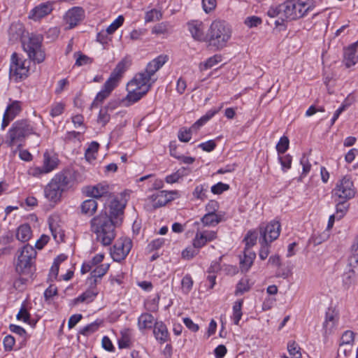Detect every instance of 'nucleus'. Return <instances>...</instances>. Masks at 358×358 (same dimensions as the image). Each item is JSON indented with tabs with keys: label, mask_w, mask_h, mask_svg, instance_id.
<instances>
[{
	"label": "nucleus",
	"mask_w": 358,
	"mask_h": 358,
	"mask_svg": "<svg viewBox=\"0 0 358 358\" xmlns=\"http://www.w3.org/2000/svg\"><path fill=\"white\" fill-rule=\"evenodd\" d=\"M189 31L192 36L196 41H204L206 36L203 31V24L199 21H193L188 23Z\"/></svg>",
	"instance_id": "nucleus-22"
},
{
	"label": "nucleus",
	"mask_w": 358,
	"mask_h": 358,
	"mask_svg": "<svg viewBox=\"0 0 358 358\" xmlns=\"http://www.w3.org/2000/svg\"><path fill=\"white\" fill-rule=\"evenodd\" d=\"M336 323V320L333 312H327L325 320L323 323V334L324 336L332 334Z\"/></svg>",
	"instance_id": "nucleus-26"
},
{
	"label": "nucleus",
	"mask_w": 358,
	"mask_h": 358,
	"mask_svg": "<svg viewBox=\"0 0 358 358\" xmlns=\"http://www.w3.org/2000/svg\"><path fill=\"white\" fill-rule=\"evenodd\" d=\"M64 110V104L62 103H55L52 105L50 110V115L52 117H57L62 114Z\"/></svg>",
	"instance_id": "nucleus-52"
},
{
	"label": "nucleus",
	"mask_w": 358,
	"mask_h": 358,
	"mask_svg": "<svg viewBox=\"0 0 358 358\" xmlns=\"http://www.w3.org/2000/svg\"><path fill=\"white\" fill-rule=\"evenodd\" d=\"M85 17V11L81 7H73L69 9L64 15V21L69 25L68 29L77 26Z\"/></svg>",
	"instance_id": "nucleus-15"
},
{
	"label": "nucleus",
	"mask_w": 358,
	"mask_h": 358,
	"mask_svg": "<svg viewBox=\"0 0 358 358\" xmlns=\"http://www.w3.org/2000/svg\"><path fill=\"white\" fill-rule=\"evenodd\" d=\"M243 303V300H238L234 303L233 306V320L236 325H238L243 315L241 310Z\"/></svg>",
	"instance_id": "nucleus-37"
},
{
	"label": "nucleus",
	"mask_w": 358,
	"mask_h": 358,
	"mask_svg": "<svg viewBox=\"0 0 358 358\" xmlns=\"http://www.w3.org/2000/svg\"><path fill=\"white\" fill-rule=\"evenodd\" d=\"M287 350L292 358L301 357L300 348H299L298 345L294 341H291L288 343Z\"/></svg>",
	"instance_id": "nucleus-43"
},
{
	"label": "nucleus",
	"mask_w": 358,
	"mask_h": 358,
	"mask_svg": "<svg viewBox=\"0 0 358 358\" xmlns=\"http://www.w3.org/2000/svg\"><path fill=\"white\" fill-rule=\"evenodd\" d=\"M310 6L300 0H287L279 5L285 18L294 20L303 17L309 10Z\"/></svg>",
	"instance_id": "nucleus-8"
},
{
	"label": "nucleus",
	"mask_w": 358,
	"mask_h": 358,
	"mask_svg": "<svg viewBox=\"0 0 358 358\" xmlns=\"http://www.w3.org/2000/svg\"><path fill=\"white\" fill-rule=\"evenodd\" d=\"M73 183V174L70 171H63L57 173L46 185L45 196L50 201H60L62 193L69 189Z\"/></svg>",
	"instance_id": "nucleus-3"
},
{
	"label": "nucleus",
	"mask_w": 358,
	"mask_h": 358,
	"mask_svg": "<svg viewBox=\"0 0 358 358\" xmlns=\"http://www.w3.org/2000/svg\"><path fill=\"white\" fill-rule=\"evenodd\" d=\"M192 131L191 129H189V128L187 129H180L179 132H178V138L180 141L182 142H188L189 141V140L191 139V134H192Z\"/></svg>",
	"instance_id": "nucleus-57"
},
{
	"label": "nucleus",
	"mask_w": 358,
	"mask_h": 358,
	"mask_svg": "<svg viewBox=\"0 0 358 358\" xmlns=\"http://www.w3.org/2000/svg\"><path fill=\"white\" fill-rule=\"evenodd\" d=\"M279 161L285 171L291 168L292 157L289 155L279 157Z\"/></svg>",
	"instance_id": "nucleus-60"
},
{
	"label": "nucleus",
	"mask_w": 358,
	"mask_h": 358,
	"mask_svg": "<svg viewBox=\"0 0 358 358\" xmlns=\"http://www.w3.org/2000/svg\"><path fill=\"white\" fill-rule=\"evenodd\" d=\"M182 289L186 294L189 293L193 285V280L190 275H185L182 280Z\"/></svg>",
	"instance_id": "nucleus-48"
},
{
	"label": "nucleus",
	"mask_w": 358,
	"mask_h": 358,
	"mask_svg": "<svg viewBox=\"0 0 358 358\" xmlns=\"http://www.w3.org/2000/svg\"><path fill=\"white\" fill-rule=\"evenodd\" d=\"M49 226L54 239L57 243L63 241L64 238V231L62 227L59 224L52 222H49Z\"/></svg>",
	"instance_id": "nucleus-33"
},
{
	"label": "nucleus",
	"mask_w": 358,
	"mask_h": 358,
	"mask_svg": "<svg viewBox=\"0 0 358 358\" xmlns=\"http://www.w3.org/2000/svg\"><path fill=\"white\" fill-rule=\"evenodd\" d=\"M32 134H37L33 124L28 120H20L15 122L8 131L6 136V144L17 150L24 145L26 138Z\"/></svg>",
	"instance_id": "nucleus-2"
},
{
	"label": "nucleus",
	"mask_w": 358,
	"mask_h": 358,
	"mask_svg": "<svg viewBox=\"0 0 358 358\" xmlns=\"http://www.w3.org/2000/svg\"><path fill=\"white\" fill-rule=\"evenodd\" d=\"M24 27L22 23L14 22L9 28L10 40L15 42L18 40H23Z\"/></svg>",
	"instance_id": "nucleus-25"
},
{
	"label": "nucleus",
	"mask_w": 358,
	"mask_h": 358,
	"mask_svg": "<svg viewBox=\"0 0 358 358\" xmlns=\"http://www.w3.org/2000/svg\"><path fill=\"white\" fill-rule=\"evenodd\" d=\"M42 41L41 36L33 34L28 36L27 40L22 41L23 49L29 59L38 64L42 63L45 59V54L42 50Z\"/></svg>",
	"instance_id": "nucleus-7"
},
{
	"label": "nucleus",
	"mask_w": 358,
	"mask_h": 358,
	"mask_svg": "<svg viewBox=\"0 0 358 358\" xmlns=\"http://www.w3.org/2000/svg\"><path fill=\"white\" fill-rule=\"evenodd\" d=\"M199 252V250L196 248H194V245L189 246L186 248L182 252V257L185 259H191L194 256H196Z\"/></svg>",
	"instance_id": "nucleus-46"
},
{
	"label": "nucleus",
	"mask_w": 358,
	"mask_h": 358,
	"mask_svg": "<svg viewBox=\"0 0 358 358\" xmlns=\"http://www.w3.org/2000/svg\"><path fill=\"white\" fill-rule=\"evenodd\" d=\"M124 18L122 15H119L107 28V32L113 34L124 22Z\"/></svg>",
	"instance_id": "nucleus-42"
},
{
	"label": "nucleus",
	"mask_w": 358,
	"mask_h": 358,
	"mask_svg": "<svg viewBox=\"0 0 358 358\" xmlns=\"http://www.w3.org/2000/svg\"><path fill=\"white\" fill-rule=\"evenodd\" d=\"M300 163L303 166L302 175L306 176L308 173H309L311 168V164L309 163L308 159L306 155H303L302 157L301 158Z\"/></svg>",
	"instance_id": "nucleus-62"
},
{
	"label": "nucleus",
	"mask_w": 358,
	"mask_h": 358,
	"mask_svg": "<svg viewBox=\"0 0 358 358\" xmlns=\"http://www.w3.org/2000/svg\"><path fill=\"white\" fill-rule=\"evenodd\" d=\"M206 192L207 188H205L204 185H200L195 187L193 195L196 199L204 200L207 198Z\"/></svg>",
	"instance_id": "nucleus-51"
},
{
	"label": "nucleus",
	"mask_w": 358,
	"mask_h": 358,
	"mask_svg": "<svg viewBox=\"0 0 358 358\" xmlns=\"http://www.w3.org/2000/svg\"><path fill=\"white\" fill-rule=\"evenodd\" d=\"M217 5V1L216 0H202V6L203 8V10L208 13L213 10H214Z\"/></svg>",
	"instance_id": "nucleus-59"
},
{
	"label": "nucleus",
	"mask_w": 358,
	"mask_h": 358,
	"mask_svg": "<svg viewBox=\"0 0 358 358\" xmlns=\"http://www.w3.org/2000/svg\"><path fill=\"white\" fill-rule=\"evenodd\" d=\"M117 226L119 224L113 222L106 212H101L90 220L91 231L95 234L96 240L104 246L110 245L115 239Z\"/></svg>",
	"instance_id": "nucleus-1"
},
{
	"label": "nucleus",
	"mask_w": 358,
	"mask_h": 358,
	"mask_svg": "<svg viewBox=\"0 0 358 358\" xmlns=\"http://www.w3.org/2000/svg\"><path fill=\"white\" fill-rule=\"evenodd\" d=\"M261 23L262 20L257 16L249 17L245 21V24L249 27H257Z\"/></svg>",
	"instance_id": "nucleus-64"
},
{
	"label": "nucleus",
	"mask_w": 358,
	"mask_h": 358,
	"mask_svg": "<svg viewBox=\"0 0 358 358\" xmlns=\"http://www.w3.org/2000/svg\"><path fill=\"white\" fill-rule=\"evenodd\" d=\"M27 63L30 62L22 59L16 52H14L11 56L10 76L15 78L16 80L27 78L29 72V66L26 65Z\"/></svg>",
	"instance_id": "nucleus-9"
},
{
	"label": "nucleus",
	"mask_w": 358,
	"mask_h": 358,
	"mask_svg": "<svg viewBox=\"0 0 358 358\" xmlns=\"http://www.w3.org/2000/svg\"><path fill=\"white\" fill-rule=\"evenodd\" d=\"M109 107L106 106L102 108L99 113L97 121L99 123L101 124L102 126H105L110 119V115L108 113Z\"/></svg>",
	"instance_id": "nucleus-38"
},
{
	"label": "nucleus",
	"mask_w": 358,
	"mask_h": 358,
	"mask_svg": "<svg viewBox=\"0 0 358 358\" xmlns=\"http://www.w3.org/2000/svg\"><path fill=\"white\" fill-rule=\"evenodd\" d=\"M334 195L345 200L350 199L355 196V189L351 179L345 176L334 189Z\"/></svg>",
	"instance_id": "nucleus-12"
},
{
	"label": "nucleus",
	"mask_w": 358,
	"mask_h": 358,
	"mask_svg": "<svg viewBox=\"0 0 358 358\" xmlns=\"http://www.w3.org/2000/svg\"><path fill=\"white\" fill-rule=\"evenodd\" d=\"M20 102L15 101L7 107L4 114H7L9 117L13 120L20 113Z\"/></svg>",
	"instance_id": "nucleus-35"
},
{
	"label": "nucleus",
	"mask_w": 358,
	"mask_h": 358,
	"mask_svg": "<svg viewBox=\"0 0 358 358\" xmlns=\"http://www.w3.org/2000/svg\"><path fill=\"white\" fill-rule=\"evenodd\" d=\"M97 206V202L94 199H87L81 204V212L85 215L91 216L96 211Z\"/></svg>",
	"instance_id": "nucleus-31"
},
{
	"label": "nucleus",
	"mask_w": 358,
	"mask_h": 358,
	"mask_svg": "<svg viewBox=\"0 0 358 358\" xmlns=\"http://www.w3.org/2000/svg\"><path fill=\"white\" fill-rule=\"evenodd\" d=\"M110 265L108 264H103L96 266L90 273V277L87 280V285H93L96 286L97 283L100 282L101 278L107 273Z\"/></svg>",
	"instance_id": "nucleus-20"
},
{
	"label": "nucleus",
	"mask_w": 358,
	"mask_h": 358,
	"mask_svg": "<svg viewBox=\"0 0 358 358\" xmlns=\"http://www.w3.org/2000/svg\"><path fill=\"white\" fill-rule=\"evenodd\" d=\"M102 322L103 321L101 320H96L94 322H92L91 324H89L80 329L79 334L85 336H88L94 332L96 331Z\"/></svg>",
	"instance_id": "nucleus-34"
},
{
	"label": "nucleus",
	"mask_w": 358,
	"mask_h": 358,
	"mask_svg": "<svg viewBox=\"0 0 358 358\" xmlns=\"http://www.w3.org/2000/svg\"><path fill=\"white\" fill-rule=\"evenodd\" d=\"M259 231L262 240L264 241V242L271 243L279 236L280 224L279 222L273 221L266 226H261Z\"/></svg>",
	"instance_id": "nucleus-13"
},
{
	"label": "nucleus",
	"mask_w": 358,
	"mask_h": 358,
	"mask_svg": "<svg viewBox=\"0 0 358 358\" xmlns=\"http://www.w3.org/2000/svg\"><path fill=\"white\" fill-rule=\"evenodd\" d=\"M261 243V249L259 250V257L261 259L264 260L267 258L269 254V242H264V241L260 240Z\"/></svg>",
	"instance_id": "nucleus-56"
},
{
	"label": "nucleus",
	"mask_w": 358,
	"mask_h": 358,
	"mask_svg": "<svg viewBox=\"0 0 358 358\" xmlns=\"http://www.w3.org/2000/svg\"><path fill=\"white\" fill-rule=\"evenodd\" d=\"M32 233L29 224H24L20 225L17 230L16 238L21 242H27L31 237Z\"/></svg>",
	"instance_id": "nucleus-30"
},
{
	"label": "nucleus",
	"mask_w": 358,
	"mask_h": 358,
	"mask_svg": "<svg viewBox=\"0 0 358 358\" xmlns=\"http://www.w3.org/2000/svg\"><path fill=\"white\" fill-rule=\"evenodd\" d=\"M355 339V334L352 331H345L341 338V342H340V347L344 345H352L353 344Z\"/></svg>",
	"instance_id": "nucleus-39"
},
{
	"label": "nucleus",
	"mask_w": 358,
	"mask_h": 358,
	"mask_svg": "<svg viewBox=\"0 0 358 358\" xmlns=\"http://www.w3.org/2000/svg\"><path fill=\"white\" fill-rule=\"evenodd\" d=\"M130 65L131 61L128 58L125 57L118 62L110 74L121 80L124 73L128 69Z\"/></svg>",
	"instance_id": "nucleus-28"
},
{
	"label": "nucleus",
	"mask_w": 358,
	"mask_h": 358,
	"mask_svg": "<svg viewBox=\"0 0 358 358\" xmlns=\"http://www.w3.org/2000/svg\"><path fill=\"white\" fill-rule=\"evenodd\" d=\"M124 207L125 204L120 202L116 199L112 200L109 205V215L108 216L111 217L112 221L116 224L120 225L122 222Z\"/></svg>",
	"instance_id": "nucleus-16"
},
{
	"label": "nucleus",
	"mask_w": 358,
	"mask_h": 358,
	"mask_svg": "<svg viewBox=\"0 0 358 358\" xmlns=\"http://www.w3.org/2000/svg\"><path fill=\"white\" fill-rule=\"evenodd\" d=\"M30 318V314L25 308L24 306H22L17 315V319L18 320H23L24 322H28Z\"/></svg>",
	"instance_id": "nucleus-61"
},
{
	"label": "nucleus",
	"mask_w": 358,
	"mask_h": 358,
	"mask_svg": "<svg viewBox=\"0 0 358 358\" xmlns=\"http://www.w3.org/2000/svg\"><path fill=\"white\" fill-rule=\"evenodd\" d=\"M57 166V159L51 157L48 152L43 155V165L33 169L32 175L38 176L43 173H48L54 170Z\"/></svg>",
	"instance_id": "nucleus-17"
},
{
	"label": "nucleus",
	"mask_w": 358,
	"mask_h": 358,
	"mask_svg": "<svg viewBox=\"0 0 358 358\" xmlns=\"http://www.w3.org/2000/svg\"><path fill=\"white\" fill-rule=\"evenodd\" d=\"M207 243L208 241H206V238H205L204 235L201 232L197 231L194 238L193 239V245H194V248H196L199 250L204 246Z\"/></svg>",
	"instance_id": "nucleus-45"
},
{
	"label": "nucleus",
	"mask_w": 358,
	"mask_h": 358,
	"mask_svg": "<svg viewBox=\"0 0 358 358\" xmlns=\"http://www.w3.org/2000/svg\"><path fill=\"white\" fill-rule=\"evenodd\" d=\"M289 148V139L286 136H282L276 145V150L279 154L285 153Z\"/></svg>",
	"instance_id": "nucleus-47"
},
{
	"label": "nucleus",
	"mask_w": 358,
	"mask_h": 358,
	"mask_svg": "<svg viewBox=\"0 0 358 358\" xmlns=\"http://www.w3.org/2000/svg\"><path fill=\"white\" fill-rule=\"evenodd\" d=\"M107 30H102L97 34L96 41L101 44H106L108 41H111V37L109 36Z\"/></svg>",
	"instance_id": "nucleus-58"
},
{
	"label": "nucleus",
	"mask_w": 358,
	"mask_h": 358,
	"mask_svg": "<svg viewBox=\"0 0 358 358\" xmlns=\"http://www.w3.org/2000/svg\"><path fill=\"white\" fill-rule=\"evenodd\" d=\"M179 196L178 191H159L150 196L152 206L155 208H157L165 206L168 202L173 200L176 197Z\"/></svg>",
	"instance_id": "nucleus-14"
},
{
	"label": "nucleus",
	"mask_w": 358,
	"mask_h": 358,
	"mask_svg": "<svg viewBox=\"0 0 358 358\" xmlns=\"http://www.w3.org/2000/svg\"><path fill=\"white\" fill-rule=\"evenodd\" d=\"M120 80V79L110 74L108 79L104 83L103 88L111 93V92L117 86Z\"/></svg>",
	"instance_id": "nucleus-40"
},
{
	"label": "nucleus",
	"mask_w": 358,
	"mask_h": 358,
	"mask_svg": "<svg viewBox=\"0 0 358 358\" xmlns=\"http://www.w3.org/2000/svg\"><path fill=\"white\" fill-rule=\"evenodd\" d=\"M231 31L224 20H214L208 31L207 37H208L209 45L216 48L217 50H221L226 46L227 41L231 38Z\"/></svg>",
	"instance_id": "nucleus-4"
},
{
	"label": "nucleus",
	"mask_w": 358,
	"mask_h": 358,
	"mask_svg": "<svg viewBox=\"0 0 358 358\" xmlns=\"http://www.w3.org/2000/svg\"><path fill=\"white\" fill-rule=\"evenodd\" d=\"M358 62V41L344 50L343 63L347 68L354 66Z\"/></svg>",
	"instance_id": "nucleus-19"
},
{
	"label": "nucleus",
	"mask_w": 358,
	"mask_h": 358,
	"mask_svg": "<svg viewBox=\"0 0 358 358\" xmlns=\"http://www.w3.org/2000/svg\"><path fill=\"white\" fill-rule=\"evenodd\" d=\"M250 289L248 280L247 279H241L237 285L236 294H242Z\"/></svg>",
	"instance_id": "nucleus-53"
},
{
	"label": "nucleus",
	"mask_w": 358,
	"mask_h": 358,
	"mask_svg": "<svg viewBox=\"0 0 358 358\" xmlns=\"http://www.w3.org/2000/svg\"><path fill=\"white\" fill-rule=\"evenodd\" d=\"M52 4L51 3H42L30 11L29 17L34 21L40 20L49 15L52 11Z\"/></svg>",
	"instance_id": "nucleus-18"
},
{
	"label": "nucleus",
	"mask_w": 358,
	"mask_h": 358,
	"mask_svg": "<svg viewBox=\"0 0 358 358\" xmlns=\"http://www.w3.org/2000/svg\"><path fill=\"white\" fill-rule=\"evenodd\" d=\"M229 189V185L220 182L211 187V192L214 194H220L223 192L227 191Z\"/></svg>",
	"instance_id": "nucleus-55"
},
{
	"label": "nucleus",
	"mask_w": 358,
	"mask_h": 358,
	"mask_svg": "<svg viewBox=\"0 0 358 358\" xmlns=\"http://www.w3.org/2000/svg\"><path fill=\"white\" fill-rule=\"evenodd\" d=\"M199 147L201 148L204 151L211 152L215 148L216 143H215L214 141L210 140L205 143L199 144Z\"/></svg>",
	"instance_id": "nucleus-63"
},
{
	"label": "nucleus",
	"mask_w": 358,
	"mask_h": 358,
	"mask_svg": "<svg viewBox=\"0 0 358 358\" xmlns=\"http://www.w3.org/2000/svg\"><path fill=\"white\" fill-rule=\"evenodd\" d=\"M162 16L160 11L153 9L149 12H147L145 17V22H154L159 20Z\"/></svg>",
	"instance_id": "nucleus-50"
},
{
	"label": "nucleus",
	"mask_w": 358,
	"mask_h": 358,
	"mask_svg": "<svg viewBox=\"0 0 358 358\" xmlns=\"http://www.w3.org/2000/svg\"><path fill=\"white\" fill-rule=\"evenodd\" d=\"M153 334L155 338L161 343H164L169 340L168 329L162 322H155L153 327Z\"/></svg>",
	"instance_id": "nucleus-23"
},
{
	"label": "nucleus",
	"mask_w": 358,
	"mask_h": 358,
	"mask_svg": "<svg viewBox=\"0 0 358 358\" xmlns=\"http://www.w3.org/2000/svg\"><path fill=\"white\" fill-rule=\"evenodd\" d=\"M222 61V57L220 55H215L208 58L204 63L200 64L199 68L201 71H205L213 67L215 65Z\"/></svg>",
	"instance_id": "nucleus-36"
},
{
	"label": "nucleus",
	"mask_w": 358,
	"mask_h": 358,
	"mask_svg": "<svg viewBox=\"0 0 358 358\" xmlns=\"http://www.w3.org/2000/svg\"><path fill=\"white\" fill-rule=\"evenodd\" d=\"M167 56L159 55L150 62L144 71L135 75V81H138L141 85H147L150 87L157 81L156 72L166 62Z\"/></svg>",
	"instance_id": "nucleus-5"
},
{
	"label": "nucleus",
	"mask_w": 358,
	"mask_h": 358,
	"mask_svg": "<svg viewBox=\"0 0 358 358\" xmlns=\"http://www.w3.org/2000/svg\"><path fill=\"white\" fill-rule=\"evenodd\" d=\"M132 248V241L129 238H120L113 245L111 257L115 262L124 259Z\"/></svg>",
	"instance_id": "nucleus-11"
},
{
	"label": "nucleus",
	"mask_w": 358,
	"mask_h": 358,
	"mask_svg": "<svg viewBox=\"0 0 358 358\" xmlns=\"http://www.w3.org/2000/svg\"><path fill=\"white\" fill-rule=\"evenodd\" d=\"M76 55H78V57L76 58V64H75L76 66H80L85 65L87 64H91L92 62V59H91L88 56L83 55L79 52H76L74 54V56H76Z\"/></svg>",
	"instance_id": "nucleus-49"
},
{
	"label": "nucleus",
	"mask_w": 358,
	"mask_h": 358,
	"mask_svg": "<svg viewBox=\"0 0 358 358\" xmlns=\"http://www.w3.org/2000/svg\"><path fill=\"white\" fill-rule=\"evenodd\" d=\"M256 257L255 252L250 250V248H245L244 258L241 260V267L242 271H247L253 264V261Z\"/></svg>",
	"instance_id": "nucleus-29"
},
{
	"label": "nucleus",
	"mask_w": 358,
	"mask_h": 358,
	"mask_svg": "<svg viewBox=\"0 0 358 358\" xmlns=\"http://www.w3.org/2000/svg\"><path fill=\"white\" fill-rule=\"evenodd\" d=\"M154 317L150 313H143L138 319V326L141 330L150 329L155 325Z\"/></svg>",
	"instance_id": "nucleus-27"
},
{
	"label": "nucleus",
	"mask_w": 358,
	"mask_h": 358,
	"mask_svg": "<svg viewBox=\"0 0 358 358\" xmlns=\"http://www.w3.org/2000/svg\"><path fill=\"white\" fill-rule=\"evenodd\" d=\"M36 251L29 244L25 245L17 255L15 270L19 274L31 275L33 273Z\"/></svg>",
	"instance_id": "nucleus-6"
},
{
	"label": "nucleus",
	"mask_w": 358,
	"mask_h": 358,
	"mask_svg": "<svg viewBox=\"0 0 358 358\" xmlns=\"http://www.w3.org/2000/svg\"><path fill=\"white\" fill-rule=\"evenodd\" d=\"M88 285V289L80 294L78 297L73 299V304L76 305L79 303H89L94 300L99 293L96 286H94L93 285Z\"/></svg>",
	"instance_id": "nucleus-21"
},
{
	"label": "nucleus",
	"mask_w": 358,
	"mask_h": 358,
	"mask_svg": "<svg viewBox=\"0 0 358 358\" xmlns=\"http://www.w3.org/2000/svg\"><path fill=\"white\" fill-rule=\"evenodd\" d=\"M201 221L206 227H214L222 221V215L207 213L202 217Z\"/></svg>",
	"instance_id": "nucleus-32"
},
{
	"label": "nucleus",
	"mask_w": 358,
	"mask_h": 358,
	"mask_svg": "<svg viewBox=\"0 0 358 358\" xmlns=\"http://www.w3.org/2000/svg\"><path fill=\"white\" fill-rule=\"evenodd\" d=\"M151 87L147 85H141L138 81H135L134 78L127 84L128 94L126 96V100L130 103H134L139 101L150 89Z\"/></svg>",
	"instance_id": "nucleus-10"
},
{
	"label": "nucleus",
	"mask_w": 358,
	"mask_h": 358,
	"mask_svg": "<svg viewBox=\"0 0 358 358\" xmlns=\"http://www.w3.org/2000/svg\"><path fill=\"white\" fill-rule=\"evenodd\" d=\"M257 238V234L255 231H249L244 238V241L245 242V248L251 249V248L256 244Z\"/></svg>",
	"instance_id": "nucleus-41"
},
{
	"label": "nucleus",
	"mask_w": 358,
	"mask_h": 358,
	"mask_svg": "<svg viewBox=\"0 0 358 358\" xmlns=\"http://www.w3.org/2000/svg\"><path fill=\"white\" fill-rule=\"evenodd\" d=\"M110 92L103 88L102 90L96 94L91 105V108L97 107L99 103H102L110 95Z\"/></svg>",
	"instance_id": "nucleus-44"
},
{
	"label": "nucleus",
	"mask_w": 358,
	"mask_h": 358,
	"mask_svg": "<svg viewBox=\"0 0 358 358\" xmlns=\"http://www.w3.org/2000/svg\"><path fill=\"white\" fill-rule=\"evenodd\" d=\"M3 348L6 352L13 350V346L15 343V338L11 335L6 336L3 339Z\"/></svg>",
	"instance_id": "nucleus-54"
},
{
	"label": "nucleus",
	"mask_w": 358,
	"mask_h": 358,
	"mask_svg": "<svg viewBox=\"0 0 358 358\" xmlns=\"http://www.w3.org/2000/svg\"><path fill=\"white\" fill-rule=\"evenodd\" d=\"M109 187L108 185L98 184L93 187H88L87 195L93 198L105 196L108 193Z\"/></svg>",
	"instance_id": "nucleus-24"
}]
</instances>
